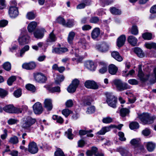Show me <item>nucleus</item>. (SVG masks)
Segmentation results:
<instances>
[{"instance_id": "1", "label": "nucleus", "mask_w": 156, "mask_h": 156, "mask_svg": "<svg viewBox=\"0 0 156 156\" xmlns=\"http://www.w3.org/2000/svg\"><path fill=\"white\" fill-rule=\"evenodd\" d=\"M138 68L139 70L138 76L141 81L143 82H145L151 76L153 80L152 81L151 80V82L152 83H154L156 82V67L153 70L154 73L151 75L150 74L144 75L142 70L141 65L140 64L139 65Z\"/></svg>"}, {"instance_id": "2", "label": "nucleus", "mask_w": 156, "mask_h": 156, "mask_svg": "<svg viewBox=\"0 0 156 156\" xmlns=\"http://www.w3.org/2000/svg\"><path fill=\"white\" fill-rule=\"evenodd\" d=\"M112 85L115 86L117 90L121 91L130 88L128 85L123 83L122 81L118 79H115L112 80Z\"/></svg>"}, {"instance_id": "3", "label": "nucleus", "mask_w": 156, "mask_h": 156, "mask_svg": "<svg viewBox=\"0 0 156 156\" xmlns=\"http://www.w3.org/2000/svg\"><path fill=\"white\" fill-rule=\"evenodd\" d=\"M139 118L142 123L144 125L150 124L154 122V120L155 119L154 116H151L147 113H143L139 115Z\"/></svg>"}, {"instance_id": "4", "label": "nucleus", "mask_w": 156, "mask_h": 156, "mask_svg": "<svg viewBox=\"0 0 156 156\" xmlns=\"http://www.w3.org/2000/svg\"><path fill=\"white\" fill-rule=\"evenodd\" d=\"M36 121V119L33 118L30 116L25 117L23 119L22 127L24 129H27L34 124Z\"/></svg>"}, {"instance_id": "5", "label": "nucleus", "mask_w": 156, "mask_h": 156, "mask_svg": "<svg viewBox=\"0 0 156 156\" xmlns=\"http://www.w3.org/2000/svg\"><path fill=\"white\" fill-rule=\"evenodd\" d=\"M106 95L107 103L109 106L115 108L116 107L117 98L111 93H107Z\"/></svg>"}, {"instance_id": "6", "label": "nucleus", "mask_w": 156, "mask_h": 156, "mask_svg": "<svg viewBox=\"0 0 156 156\" xmlns=\"http://www.w3.org/2000/svg\"><path fill=\"white\" fill-rule=\"evenodd\" d=\"M30 37L27 34L26 31H23L18 39L19 44L23 45L28 43L29 41Z\"/></svg>"}, {"instance_id": "7", "label": "nucleus", "mask_w": 156, "mask_h": 156, "mask_svg": "<svg viewBox=\"0 0 156 156\" xmlns=\"http://www.w3.org/2000/svg\"><path fill=\"white\" fill-rule=\"evenodd\" d=\"M33 76L35 81L39 83H44L47 80L46 76L41 73H34Z\"/></svg>"}, {"instance_id": "8", "label": "nucleus", "mask_w": 156, "mask_h": 156, "mask_svg": "<svg viewBox=\"0 0 156 156\" xmlns=\"http://www.w3.org/2000/svg\"><path fill=\"white\" fill-rule=\"evenodd\" d=\"M79 83V81L77 79L74 80L71 84L67 88L68 91L70 93H73L75 92Z\"/></svg>"}, {"instance_id": "9", "label": "nucleus", "mask_w": 156, "mask_h": 156, "mask_svg": "<svg viewBox=\"0 0 156 156\" xmlns=\"http://www.w3.org/2000/svg\"><path fill=\"white\" fill-rule=\"evenodd\" d=\"M38 149L37 144L34 141L30 142L28 145V151L32 154L37 152Z\"/></svg>"}, {"instance_id": "10", "label": "nucleus", "mask_w": 156, "mask_h": 156, "mask_svg": "<svg viewBox=\"0 0 156 156\" xmlns=\"http://www.w3.org/2000/svg\"><path fill=\"white\" fill-rule=\"evenodd\" d=\"M9 14L11 18H15L18 15L19 12L17 8L15 6H10L9 10Z\"/></svg>"}, {"instance_id": "11", "label": "nucleus", "mask_w": 156, "mask_h": 156, "mask_svg": "<svg viewBox=\"0 0 156 156\" xmlns=\"http://www.w3.org/2000/svg\"><path fill=\"white\" fill-rule=\"evenodd\" d=\"M33 111L35 114H38L42 113L43 108L42 105L39 102H37L33 106Z\"/></svg>"}, {"instance_id": "12", "label": "nucleus", "mask_w": 156, "mask_h": 156, "mask_svg": "<svg viewBox=\"0 0 156 156\" xmlns=\"http://www.w3.org/2000/svg\"><path fill=\"white\" fill-rule=\"evenodd\" d=\"M130 143L135 147V150H140L142 151L144 149L143 146H140V141L137 139H133L131 140Z\"/></svg>"}, {"instance_id": "13", "label": "nucleus", "mask_w": 156, "mask_h": 156, "mask_svg": "<svg viewBox=\"0 0 156 156\" xmlns=\"http://www.w3.org/2000/svg\"><path fill=\"white\" fill-rule=\"evenodd\" d=\"M84 84L85 87L88 88L96 89L98 88V85L94 81L87 80Z\"/></svg>"}, {"instance_id": "14", "label": "nucleus", "mask_w": 156, "mask_h": 156, "mask_svg": "<svg viewBox=\"0 0 156 156\" xmlns=\"http://www.w3.org/2000/svg\"><path fill=\"white\" fill-rule=\"evenodd\" d=\"M96 48L100 52H105L108 51L109 48V46L106 43H103L101 45L98 44L96 45Z\"/></svg>"}, {"instance_id": "15", "label": "nucleus", "mask_w": 156, "mask_h": 156, "mask_svg": "<svg viewBox=\"0 0 156 156\" xmlns=\"http://www.w3.org/2000/svg\"><path fill=\"white\" fill-rule=\"evenodd\" d=\"M45 30L44 29H41L36 30L34 32V37L37 39L42 38L44 35Z\"/></svg>"}, {"instance_id": "16", "label": "nucleus", "mask_w": 156, "mask_h": 156, "mask_svg": "<svg viewBox=\"0 0 156 156\" xmlns=\"http://www.w3.org/2000/svg\"><path fill=\"white\" fill-rule=\"evenodd\" d=\"M22 66L23 69H26L32 70L35 68L36 64L35 62H32L29 63H24Z\"/></svg>"}, {"instance_id": "17", "label": "nucleus", "mask_w": 156, "mask_h": 156, "mask_svg": "<svg viewBox=\"0 0 156 156\" xmlns=\"http://www.w3.org/2000/svg\"><path fill=\"white\" fill-rule=\"evenodd\" d=\"M85 66L87 69L91 71H94L96 68V65L92 61L89 60L87 61L85 64Z\"/></svg>"}, {"instance_id": "18", "label": "nucleus", "mask_w": 156, "mask_h": 156, "mask_svg": "<svg viewBox=\"0 0 156 156\" xmlns=\"http://www.w3.org/2000/svg\"><path fill=\"white\" fill-rule=\"evenodd\" d=\"M44 107L48 111L51 110L53 108L52 101L51 99L49 98L45 99L44 101Z\"/></svg>"}, {"instance_id": "19", "label": "nucleus", "mask_w": 156, "mask_h": 156, "mask_svg": "<svg viewBox=\"0 0 156 156\" xmlns=\"http://www.w3.org/2000/svg\"><path fill=\"white\" fill-rule=\"evenodd\" d=\"M126 40V36L124 35H121L118 38L117 41V44L119 47H121L125 44Z\"/></svg>"}, {"instance_id": "20", "label": "nucleus", "mask_w": 156, "mask_h": 156, "mask_svg": "<svg viewBox=\"0 0 156 156\" xmlns=\"http://www.w3.org/2000/svg\"><path fill=\"white\" fill-rule=\"evenodd\" d=\"M117 150L120 152L122 156H132L131 154L129 152L126 148L120 147L117 149Z\"/></svg>"}, {"instance_id": "21", "label": "nucleus", "mask_w": 156, "mask_h": 156, "mask_svg": "<svg viewBox=\"0 0 156 156\" xmlns=\"http://www.w3.org/2000/svg\"><path fill=\"white\" fill-rule=\"evenodd\" d=\"M112 126H109L103 127L100 131L97 133V134L99 135H104L106 133L109 132L111 130Z\"/></svg>"}, {"instance_id": "22", "label": "nucleus", "mask_w": 156, "mask_h": 156, "mask_svg": "<svg viewBox=\"0 0 156 156\" xmlns=\"http://www.w3.org/2000/svg\"><path fill=\"white\" fill-rule=\"evenodd\" d=\"M118 70V68L114 64H111L109 66L108 72L112 75L115 74Z\"/></svg>"}, {"instance_id": "23", "label": "nucleus", "mask_w": 156, "mask_h": 156, "mask_svg": "<svg viewBox=\"0 0 156 156\" xmlns=\"http://www.w3.org/2000/svg\"><path fill=\"white\" fill-rule=\"evenodd\" d=\"M100 34V30L98 27L94 28L91 33V36L92 38L95 39L97 38Z\"/></svg>"}, {"instance_id": "24", "label": "nucleus", "mask_w": 156, "mask_h": 156, "mask_svg": "<svg viewBox=\"0 0 156 156\" xmlns=\"http://www.w3.org/2000/svg\"><path fill=\"white\" fill-rule=\"evenodd\" d=\"M90 4V1L89 0H84L83 2L78 4L77 7V9H81L84 8L86 6L89 5Z\"/></svg>"}, {"instance_id": "25", "label": "nucleus", "mask_w": 156, "mask_h": 156, "mask_svg": "<svg viewBox=\"0 0 156 156\" xmlns=\"http://www.w3.org/2000/svg\"><path fill=\"white\" fill-rule=\"evenodd\" d=\"M128 41L132 46H134L136 45L137 39L134 36H130L128 38Z\"/></svg>"}, {"instance_id": "26", "label": "nucleus", "mask_w": 156, "mask_h": 156, "mask_svg": "<svg viewBox=\"0 0 156 156\" xmlns=\"http://www.w3.org/2000/svg\"><path fill=\"white\" fill-rule=\"evenodd\" d=\"M37 26V23L33 21L30 23L27 26L29 32H32L35 29Z\"/></svg>"}, {"instance_id": "27", "label": "nucleus", "mask_w": 156, "mask_h": 156, "mask_svg": "<svg viewBox=\"0 0 156 156\" xmlns=\"http://www.w3.org/2000/svg\"><path fill=\"white\" fill-rule=\"evenodd\" d=\"M99 64L101 66V68L99 70V72L101 74H103L105 73L107 70V65L103 62H100Z\"/></svg>"}, {"instance_id": "28", "label": "nucleus", "mask_w": 156, "mask_h": 156, "mask_svg": "<svg viewBox=\"0 0 156 156\" xmlns=\"http://www.w3.org/2000/svg\"><path fill=\"white\" fill-rule=\"evenodd\" d=\"M54 30L49 34L48 37L47 39V42H53L55 41L57 37L55 35L54 33Z\"/></svg>"}, {"instance_id": "29", "label": "nucleus", "mask_w": 156, "mask_h": 156, "mask_svg": "<svg viewBox=\"0 0 156 156\" xmlns=\"http://www.w3.org/2000/svg\"><path fill=\"white\" fill-rule=\"evenodd\" d=\"M111 55L112 57L119 62H121L123 60L122 58L117 51H114L112 53Z\"/></svg>"}, {"instance_id": "30", "label": "nucleus", "mask_w": 156, "mask_h": 156, "mask_svg": "<svg viewBox=\"0 0 156 156\" xmlns=\"http://www.w3.org/2000/svg\"><path fill=\"white\" fill-rule=\"evenodd\" d=\"M147 148L149 152L153 151L155 148V145L152 142H148L147 143Z\"/></svg>"}, {"instance_id": "31", "label": "nucleus", "mask_w": 156, "mask_h": 156, "mask_svg": "<svg viewBox=\"0 0 156 156\" xmlns=\"http://www.w3.org/2000/svg\"><path fill=\"white\" fill-rule=\"evenodd\" d=\"M14 107L12 105H7L3 107V110L6 112L13 113Z\"/></svg>"}, {"instance_id": "32", "label": "nucleus", "mask_w": 156, "mask_h": 156, "mask_svg": "<svg viewBox=\"0 0 156 156\" xmlns=\"http://www.w3.org/2000/svg\"><path fill=\"white\" fill-rule=\"evenodd\" d=\"M75 35V33L73 31L69 33L67 37V41L69 44H72Z\"/></svg>"}, {"instance_id": "33", "label": "nucleus", "mask_w": 156, "mask_h": 156, "mask_svg": "<svg viewBox=\"0 0 156 156\" xmlns=\"http://www.w3.org/2000/svg\"><path fill=\"white\" fill-rule=\"evenodd\" d=\"M134 51L137 56L140 58H142L144 56V54L141 49L139 48H134Z\"/></svg>"}, {"instance_id": "34", "label": "nucleus", "mask_w": 156, "mask_h": 156, "mask_svg": "<svg viewBox=\"0 0 156 156\" xmlns=\"http://www.w3.org/2000/svg\"><path fill=\"white\" fill-rule=\"evenodd\" d=\"M110 11L112 14L115 15H120L122 13V12L120 9L115 7L111 8Z\"/></svg>"}, {"instance_id": "35", "label": "nucleus", "mask_w": 156, "mask_h": 156, "mask_svg": "<svg viewBox=\"0 0 156 156\" xmlns=\"http://www.w3.org/2000/svg\"><path fill=\"white\" fill-rule=\"evenodd\" d=\"M75 23V21L74 19H68L67 22L65 23V26L68 27H71L74 26Z\"/></svg>"}, {"instance_id": "36", "label": "nucleus", "mask_w": 156, "mask_h": 156, "mask_svg": "<svg viewBox=\"0 0 156 156\" xmlns=\"http://www.w3.org/2000/svg\"><path fill=\"white\" fill-rule=\"evenodd\" d=\"M29 46L28 45L25 46L23 48H22L20 50V55L19 56L18 55V56L21 57H22L25 52L29 50Z\"/></svg>"}, {"instance_id": "37", "label": "nucleus", "mask_w": 156, "mask_h": 156, "mask_svg": "<svg viewBox=\"0 0 156 156\" xmlns=\"http://www.w3.org/2000/svg\"><path fill=\"white\" fill-rule=\"evenodd\" d=\"M129 127L131 129H137L139 127V123L136 122H131L129 125Z\"/></svg>"}, {"instance_id": "38", "label": "nucleus", "mask_w": 156, "mask_h": 156, "mask_svg": "<svg viewBox=\"0 0 156 156\" xmlns=\"http://www.w3.org/2000/svg\"><path fill=\"white\" fill-rule=\"evenodd\" d=\"M9 142L10 143L13 144H16L19 142L18 138L17 136H14L10 138Z\"/></svg>"}, {"instance_id": "39", "label": "nucleus", "mask_w": 156, "mask_h": 156, "mask_svg": "<svg viewBox=\"0 0 156 156\" xmlns=\"http://www.w3.org/2000/svg\"><path fill=\"white\" fill-rule=\"evenodd\" d=\"M72 129L70 128L65 132V136L69 139H72L73 138V135L72 133Z\"/></svg>"}, {"instance_id": "40", "label": "nucleus", "mask_w": 156, "mask_h": 156, "mask_svg": "<svg viewBox=\"0 0 156 156\" xmlns=\"http://www.w3.org/2000/svg\"><path fill=\"white\" fill-rule=\"evenodd\" d=\"M52 119L53 120H56L57 122L60 124H62L64 121L63 119L61 117L57 115H53Z\"/></svg>"}, {"instance_id": "41", "label": "nucleus", "mask_w": 156, "mask_h": 156, "mask_svg": "<svg viewBox=\"0 0 156 156\" xmlns=\"http://www.w3.org/2000/svg\"><path fill=\"white\" fill-rule=\"evenodd\" d=\"M129 111L128 109L126 108H122L120 111V114L121 116L122 117L125 116L129 113Z\"/></svg>"}, {"instance_id": "42", "label": "nucleus", "mask_w": 156, "mask_h": 156, "mask_svg": "<svg viewBox=\"0 0 156 156\" xmlns=\"http://www.w3.org/2000/svg\"><path fill=\"white\" fill-rule=\"evenodd\" d=\"M142 37L145 40H150L152 37V35L150 33H145L142 35Z\"/></svg>"}, {"instance_id": "43", "label": "nucleus", "mask_w": 156, "mask_h": 156, "mask_svg": "<svg viewBox=\"0 0 156 156\" xmlns=\"http://www.w3.org/2000/svg\"><path fill=\"white\" fill-rule=\"evenodd\" d=\"M26 88L28 90L32 92H34L36 90L35 87L32 84H28L26 86Z\"/></svg>"}, {"instance_id": "44", "label": "nucleus", "mask_w": 156, "mask_h": 156, "mask_svg": "<svg viewBox=\"0 0 156 156\" xmlns=\"http://www.w3.org/2000/svg\"><path fill=\"white\" fill-rule=\"evenodd\" d=\"M48 90L51 93H54L55 92H59L60 91V87H49L48 88Z\"/></svg>"}, {"instance_id": "45", "label": "nucleus", "mask_w": 156, "mask_h": 156, "mask_svg": "<svg viewBox=\"0 0 156 156\" xmlns=\"http://www.w3.org/2000/svg\"><path fill=\"white\" fill-rule=\"evenodd\" d=\"M145 45L146 47L148 49H156V44L154 43H146Z\"/></svg>"}, {"instance_id": "46", "label": "nucleus", "mask_w": 156, "mask_h": 156, "mask_svg": "<svg viewBox=\"0 0 156 156\" xmlns=\"http://www.w3.org/2000/svg\"><path fill=\"white\" fill-rule=\"evenodd\" d=\"M16 78L15 76H12L10 77L7 80L8 84L9 86L12 85L13 82L16 80Z\"/></svg>"}, {"instance_id": "47", "label": "nucleus", "mask_w": 156, "mask_h": 156, "mask_svg": "<svg viewBox=\"0 0 156 156\" xmlns=\"http://www.w3.org/2000/svg\"><path fill=\"white\" fill-rule=\"evenodd\" d=\"M95 112V108L93 106H91L87 108L86 112L87 114H91Z\"/></svg>"}, {"instance_id": "48", "label": "nucleus", "mask_w": 156, "mask_h": 156, "mask_svg": "<svg viewBox=\"0 0 156 156\" xmlns=\"http://www.w3.org/2000/svg\"><path fill=\"white\" fill-rule=\"evenodd\" d=\"M55 156H65L63 152L59 148H58L55 153Z\"/></svg>"}, {"instance_id": "49", "label": "nucleus", "mask_w": 156, "mask_h": 156, "mask_svg": "<svg viewBox=\"0 0 156 156\" xmlns=\"http://www.w3.org/2000/svg\"><path fill=\"white\" fill-rule=\"evenodd\" d=\"M4 69L7 71H9L11 69V64L9 62H6L3 64Z\"/></svg>"}, {"instance_id": "50", "label": "nucleus", "mask_w": 156, "mask_h": 156, "mask_svg": "<svg viewBox=\"0 0 156 156\" xmlns=\"http://www.w3.org/2000/svg\"><path fill=\"white\" fill-rule=\"evenodd\" d=\"M131 33L132 34L134 35H136L138 33V30L137 27L135 25L133 26L131 30Z\"/></svg>"}, {"instance_id": "51", "label": "nucleus", "mask_w": 156, "mask_h": 156, "mask_svg": "<svg viewBox=\"0 0 156 156\" xmlns=\"http://www.w3.org/2000/svg\"><path fill=\"white\" fill-rule=\"evenodd\" d=\"M14 95L16 98H19L22 95V90L19 89L15 90L13 93Z\"/></svg>"}, {"instance_id": "52", "label": "nucleus", "mask_w": 156, "mask_h": 156, "mask_svg": "<svg viewBox=\"0 0 156 156\" xmlns=\"http://www.w3.org/2000/svg\"><path fill=\"white\" fill-rule=\"evenodd\" d=\"M100 20L98 17L97 16H93L91 17L90 20V23H97Z\"/></svg>"}, {"instance_id": "53", "label": "nucleus", "mask_w": 156, "mask_h": 156, "mask_svg": "<svg viewBox=\"0 0 156 156\" xmlns=\"http://www.w3.org/2000/svg\"><path fill=\"white\" fill-rule=\"evenodd\" d=\"M26 17L29 20H31L34 19L35 16V14L32 12H29L27 13Z\"/></svg>"}, {"instance_id": "54", "label": "nucleus", "mask_w": 156, "mask_h": 156, "mask_svg": "<svg viewBox=\"0 0 156 156\" xmlns=\"http://www.w3.org/2000/svg\"><path fill=\"white\" fill-rule=\"evenodd\" d=\"M72 112L68 109H65L62 111V113L65 117H67L72 113Z\"/></svg>"}, {"instance_id": "55", "label": "nucleus", "mask_w": 156, "mask_h": 156, "mask_svg": "<svg viewBox=\"0 0 156 156\" xmlns=\"http://www.w3.org/2000/svg\"><path fill=\"white\" fill-rule=\"evenodd\" d=\"M65 78L64 76L62 75H59L57 77L58 80H55V83L57 84L59 83L60 82L62 81Z\"/></svg>"}, {"instance_id": "56", "label": "nucleus", "mask_w": 156, "mask_h": 156, "mask_svg": "<svg viewBox=\"0 0 156 156\" xmlns=\"http://www.w3.org/2000/svg\"><path fill=\"white\" fill-rule=\"evenodd\" d=\"M56 21L58 23L65 26L66 21L65 19L62 17H58Z\"/></svg>"}, {"instance_id": "57", "label": "nucleus", "mask_w": 156, "mask_h": 156, "mask_svg": "<svg viewBox=\"0 0 156 156\" xmlns=\"http://www.w3.org/2000/svg\"><path fill=\"white\" fill-rule=\"evenodd\" d=\"M8 94V92L5 90L0 88V97L1 98H4Z\"/></svg>"}, {"instance_id": "58", "label": "nucleus", "mask_w": 156, "mask_h": 156, "mask_svg": "<svg viewBox=\"0 0 156 156\" xmlns=\"http://www.w3.org/2000/svg\"><path fill=\"white\" fill-rule=\"evenodd\" d=\"M112 121V119L110 117H107L104 118L102 119V122L105 123H109L111 122Z\"/></svg>"}, {"instance_id": "59", "label": "nucleus", "mask_w": 156, "mask_h": 156, "mask_svg": "<svg viewBox=\"0 0 156 156\" xmlns=\"http://www.w3.org/2000/svg\"><path fill=\"white\" fill-rule=\"evenodd\" d=\"M92 132L91 129H90L88 131H86L83 130H80L79 132V134L80 135H84L88 133H90Z\"/></svg>"}, {"instance_id": "60", "label": "nucleus", "mask_w": 156, "mask_h": 156, "mask_svg": "<svg viewBox=\"0 0 156 156\" xmlns=\"http://www.w3.org/2000/svg\"><path fill=\"white\" fill-rule=\"evenodd\" d=\"M80 43L83 45V48L84 49H86L87 47L88 46V44L86 43V42L85 39H82L80 41Z\"/></svg>"}, {"instance_id": "61", "label": "nucleus", "mask_w": 156, "mask_h": 156, "mask_svg": "<svg viewBox=\"0 0 156 156\" xmlns=\"http://www.w3.org/2000/svg\"><path fill=\"white\" fill-rule=\"evenodd\" d=\"M118 135L119 136V139L121 141H125L126 140V138L124 137V133L122 132H119L118 133Z\"/></svg>"}, {"instance_id": "62", "label": "nucleus", "mask_w": 156, "mask_h": 156, "mask_svg": "<svg viewBox=\"0 0 156 156\" xmlns=\"http://www.w3.org/2000/svg\"><path fill=\"white\" fill-rule=\"evenodd\" d=\"M151 133V131L150 129L146 128L145 129L143 130L142 131V134L144 136H148L150 135Z\"/></svg>"}, {"instance_id": "63", "label": "nucleus", "mask_w": 156, "mask_h": 156, "mask_svg": "<svg viewBox=\"0 0 156 156\" xmlns=\"http://www.w3.org/2000/svg\"><path fill=\"white\" fill-rule=\"evenodd\" d=\"M6 6L5 1H0V9H3Z\"/></svg>"}, {"instance_id": "64", "label": "nucleus", "mask_w": 156, "mask_h": 156, "mask_svg": "<svg viewBox=\"0 0 156 156\" xmlns=\"http://www.w3.org/2000/svg\"><path fill=\"white\" fill-rule=\"evenodd\" d=\"M128 82L131 85H137L138 82L137 80L135 79H132L128 80Z\"/></svg>"}]
</instances>
